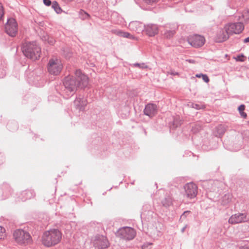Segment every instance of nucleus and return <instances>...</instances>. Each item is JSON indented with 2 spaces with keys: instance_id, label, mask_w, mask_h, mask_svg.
<instances>
[{
  "instance_id": "1",
  "label": "nucleus",
  "mask_w": 249,
  "mask_h": 249,
  "mask_svg": "<svg viewBox=\"0 0 249 249\" xmlns=\"http://www.w3.org/2000/svg\"><path fill=\"white\" fill-rule=\"evenodd\" d=\"M61 232L57 229L46 231L42 237V244L47 247H51L58 244L61 239Z\"/></svg>"
},
{
  "instance_id": "2",
  "label": "nucleus",
  "mask_w": 249,
  "mask_h": 249,
  "mask_svg": "<svg viewBox=\"0 0 249 249\" xmlns=\"http://www.w3.org/2000/svg\"><path fill=\"white\" fill-rule=\"evenodd\" d=\"M22 51L24 55L32 60H37L40 55V48L36 42H28L23 44Z\"/></svg>"
},
{
  "instance_id": "3",
  "label": "nucleus",
  "mask_w": 249,
  "mask_h": 249,
  "mask_svg": "<svg viewBox=\"0 0 249 249\" xmlns=\"http://www.w3.org/2000/svg\"><path fill=\"white\" fill-rule=\"evenodd\" d=\"M64 89L63 90V96L65 98H69L75 93L77 88L76 77L68 76L65 77L63 82Z\"/></svg>"
},
{
  "instance_id": "4",
  "label": "nucleus",
  "mask_w": 249,
  "mask_h": 249,
  "mask_svg": "<svg viewBox=\"0 0 249 249\" xmlns=\"http://www.w3.org/2000/svg\"><path fill=\"white\" fill-rule=\"evenodd\" d=\"M13 236L15 241L19 245H26L32 242V237L29 233L23 230H16Z\"/></svg>"
},
{
  "instance_id": "5",
  "label": "nucleus",
  "mask_w": 249,
  "mask_h": 249,
  "mask_svg": "<svg viewBox=\"0 0 249 249\" xmlns=\"http://www.w3.org/2000/svg\"><path fill=\"white\" fill-rule=\"evenodd\" d=\"M116 236L126 240H132L136 236L135 231L132 228L124 227L119 229Z\"/></svg>"
},
{
  "instance_id": "6",
  "label": "nucleus",
  "mask_w": 249,
  "mask_h": 249,
  "mask_svg": "<svg viewBox=\"0 0 249 249\" xmlns=\"http://www.w3.org/2000/svg\"><path fill=\"white\" fill-rule=\"evenodd\" d=\"M62 63L58 59H51L49 60L48 65V70L50 73L53 75H57L61 71Z\"/></svg>"
},
{
  "instance_id": "7",
  "label": "nucleus",
  "mask_w": 249,
  "mask_h": 249,
  "mask_svg": "<svg viewBox=\"0 0 249 249\" xmlns=\"http://www.w3.org/2000/svg\"><path fill=\"white\" fill-rule=\"evenodd\" d=\"M244 29V25L241 22L236 23H229L225 25V29L230 35L239 34Z\"/></svg>"
},
{
  "instance_id": "8",
  "label": "nucleus",
  "mask_w": 249,
  "mask_h": 249,
  "mask_svg": "<svg viewBox=\"0 0 249 249\" xmlns=\"http://www.w3.org/2000/svg\"><path fill=\"white\" fill-rule=\"evenodd\" d=\"M18 24L14 18L8 19L5 25V32L10 36L14 37L18 32Z\"/></svg>"
},
{
  "instance_id": "9",
  "label": "nucleus",
  "mask_w": 249,
  "mask_h": 249,
  "mask_svg": "<svg viewBox=\"0 0 249 249\" xmlns=\"http://www.w3.org/2000/svg\"><path fill=\"white\" fill-rule=\"evenodd\" d=\"M93 246L98 249H104L107 248L109 243L106 237L103 235H97L92 240Z\"/></svg>"
},
{
  "instance_id": "10",
  "label": "nucleus",
  "mask_w": 249,
  "mask_h": 249,
  "mask_svg": "<svg viewBox=\"0 0 249 249\" xmlns=\"http://www.w3.org/2000/svg\"><path fill=\"white\" fill-rule=\"evenodd\" d=\"M188 43L195 48H199L202 46L205 42V39L203 36L194 35L188 38Z\"/></svg>"
},
{
  "instance_id": "11",
  "label": "nucleus",
  "mask_w": 249,
  "mask_h": 249,
  "mask_svg": "<svg viewBox=\"0 0 249 249\" xmlns=\"http://www.w3.org/2000/svg\"><path fill=\"white\" fill-rule=\"evenodd\" d=\"M75 74L78 87L81 89L87 87L89 84L88 77L83 74L80 70H76Z\"/></svg>"
},
{
  "instance_id": "12",
  "label": "nucleus",
  "mask_w": 249,
  "mask_h": 249,
  "mask_svg": "<svg viewBox=\"0 0 249 249\" xmlns=\"http://www.w3.org/2000/svg\"><path fill=\"white\" fill-rule=\"evenodd\" d=\"M185 196L187 198L192 199L196 197L197 194V187L194 183H187L184 186Z\"/></svg>"
},
{
  "instance_id": "13",
  "label": "nucleus",
  "mask_w": 249,
  "mask_h": 249,
  "mask_svg": "<svg viewBox=\"0 0 249 249\" xmlns=\"http://www.w3.org/2000/svg\"><path fill=\"white\" fill-rule=\"evenodd\" d=\"M247 214L246 213H237L232 214L229 219V223L231 224H236L244 222L247 221Z\"/></svg>"
},
{
  "instance_id": "14",
  "label": "nucleus",
  "mask_w": 249,
  "mask_h": 249,
  "mask_svg": "<svg viewBox=\"0 0 249 249\" xmlns=\"http://www.w3.org/2000/svg\"><path fill=\"white\" fill-rule=\"evenodd\" d=\"M87 101L86 99L82 95H79L76 97L74 101V106L75 108L80 111H83L85 109L87 106Z\"/></svg>"
},
{
  "instance_id": "15",
  "label": "nucleus",
  "mask_w": 249,
  "mask_h": 249,
  "mask_svg": "<svg viewBox=\"0 0 249 249\" xmlns=\"http://www.w3.org/2000/svg\"><path fill=\"white\" fill-rule=\"evenodd\" d=\"M143 112L145 115L152 117L158 112L157 106L152 103L148 104L145 106Z\"/></svg>"
},
{
  "instance_id": "16",
  "label": "nucleus",
  "mask_w": 249,
  "mask_h": 249,
  "mask_svg": "<svg viewBox=\"0 0 249 249\" xmlns=\"http://www.w3.org/2000/svg\"><path fill=\"white\" fill-rule=\"evenodd\" d=\"M144 30L149 36H154L159 32V28L156 24H148L144 25Z\"/></svg>"
},
{
  "instance_id": "17",
  "label": "nucleus",
  "mask_w": 249,
  "mask_h": 249,
  "mask_svg": "<svg viewBox=\"0 0 249 249\" xmlns=\"http://www.w3.org/2000/svg\"><path fill=\"white\" fill-rule=\"evenodd\" d=\"M229 33L225 29V26L223 29H220L217 33L216 36V40L218 42H223L229 38Z\"/></svg>"
},
{
  "instance_id": "18",
  "label": "nucleus",
  "mask_w": 249,
  "mask_h": 249,
  "mask_svg": "<svg viewBox=\"0 0 249 249\" xmlns=\"http://www.w3.org/2000/svg\"><path fill=\"white\" fill-rule=\"evenodd\" d=\"M34 196L35 194L33 191L25 190L21 193L20 197L22 201H25L26 199L32 198Z\"/></svg>"
},
{
  "instance_id": "19",
  "label": "nucleus",
  "mask_w": 249,
  "mask_h": 249,
  "mask_svg": "<svg viewBox=\"0 0 249 249\" xmlns=\"http://www.w3.org/2000/svg\"><path fill=\"white\" fill-rule=\"evenodd\" d=\"M232 196L231 194L228 193L225 194L221 199V204L223 206H227L231 201Z\"/></svg>"
},
{
  "instance_id": "20",
  "label": "nucleus",
  "mask_w": 249,
  "mask_h": 249,
  "mask_svg": "<svg viewBox=\"0 0 249 249\" xmlns=\"http://www.w3.org/2000/svg\"><path fill=\"white\" fill-rule=\"evenodd\" d=\"M52 7L57 14L61 13L62 9L56 1H53L52 2Z\"/></svg>"
},
{
  "instance_id": "21",
  "label": "nucleus",
  "mask_w": 249,
  "mask_h": 249,
  "mask_svg": "<svg viewBox=\"0 0 249 249\" xmlns=\"http://www.w3.org/2000/svg\"><path fill=\"white\" fill-rule=\"evenodd\" d=\"M245 109V106L244 105H240L238 108V109L239 110L240 115L244 118H246L247 117L246 113L244 112Z\"/></svg>"
},
{
  "instance_id": "22",
  "label": "nucleus",
  "mask_w": 249,
  "mask_h": 249,
  "mask_svg": "<svg viewBox=\"0 0 249 249\" xmlns=\"http://www.w3.org/2000/svg\"><path fill=\"white\" fill-rule=\"evenodd\" d=\"M159 0H135L136 2L139 4L140 2L142 1L144 3L148 4H152L154 3L157 2Z\"/></svg>"
},
{
  "instance_id": "23",
  "label": "nucleus",
  "mask_w": 249,
  "mask_h": 249,
  "mask_svg": "<svg viewBox=\"0 0 249 249\" xmlns=\"http://www.w3.org/2000/svg\"><path fill=\"white\" fill-rule=\"evenodd\" d=\"M201 129V125L199 124H197L192 126V131L194 133H196L199 132Z\"/></svg>"
},
{
  "instance_id": "24",
  "label": "nucleus",
  "mask_w": 249,
  "mask_h": 249,
  "mask_svg": "<svg viewBox=\"0 0 249 249\" xmlns=\"http://www.w3.org/2000/svg\"><path fill=\"white\" fill-rule=\"evenodd\" d=\"M242 17L245 22H249V9L245 11L242 14Z\"/></svg>"
},
{
  "instance_id": "25",
  "label": "nucleus",
  "mask_w": 249,
  "mask_h": 249,
  "mask_svg": "<svg viewBox=\"0 0 249 249\" xmlns=\"http://www.w3.org/2000/svg\"><path fill=\"white\" fill-rule=\"evenodd\" d=\"M226 131V128L224 126L222 125H219L217 127V132L219 135V136H221L223 135Z\"/></svg>"
},
{
  "instance_id": "26",
  "label": "nucleus",
  "mask_w": 249,
  "mask_h": 249,
  "mask_svg": "<svg viewBox=\"0 0 249 249\" xmlns=\"http://www.w3.org/2000/svg\"><path fill=\"white\" fill-rule=\"evenodd\" d=\"M122 37H124V38H129L131 39H135V37L132 35H131L130 34H129L128 32H123Z\"/></svg>"
},
{
  "instance_id": "27",
  "label": "nucleus",
  "mask_w": 249,
  "mask_h": 249,
  "mask_svg": "<svg viewBox=\"0 0 249 249\" xmlns=\"http://www.w3.org/2000/svg\"><path fill=\"white\" fill-rule=\"evenodd\" d=\"M5 229L0 226V240L4 239L5 237Z\"/></svg>"
},
{
  "instance_id": "28",
  "label": "nucleus",
  "mask_w": 249,
  "mask_h": 249,
  "mask_svg": "<svg viewBox=\"0 0 249 249\" xmlns=\"http://www.w3.org/2000/svg\"><path fill=\"white\" fill-rule=\"evenodd\" d=\"M112 33L114 34L119 36H122L123 31L119 29H114L111 31Z\"/></svg>"
},
{
  "instance_id": "29",
  "label": "nucleus",
  "mask_w": 249,
  "mask_h": 249,
  "mask_svg": "<svg viewBox=\"0 0 249 249\" xmlns=\"http://www.w3.org/2000/svg\"><path fill=\"white\" fill-rule=\"evenodd\" d=\"M133 66L136 67H139L140 69H145L147 67V66L144 63H134L133 64Z\"/></svg>"
},
{
  "instance_id": "30",
  "label": "nucleus",
  "mask_w": 249,
  "mask_h": 249,
  "mask_svg": "<svg viewBox=\"0 0 249 249\" xmlns=\"http://www.w3.org/2000/svg\"><path fill=\"white\" fill-rule=\"evenodd\" d=\"M175 34V31H166L165 34H164V35L167 38H170L171 37H172L174 34Z\"/></svg>"
},
{
  "instance_id": "31",
  "label": "nucleus",
  "mask_w": 249,
  "mask_h": 249,
  "mask_svg": "<svg viewBox=\"0 0 249 249\" xmlns=\"http://www.w3.org/2000/svg\"><path fill=\"white\" fill-rule=\"evenodd\" d=\"M162 205L165 207H169L171 204V201L170 198L165 199V201H162Z\"/></svg>"
},
{
  "instance_id": "32",
  "label": "nucleus",
  "mask_w": 249,
  "mask_h": 249,
  "mask_svg": "<svg viewBox=\"0 0 249 249\" xmlns=\"http://www.w3.org/2000/svg\"><path fill=\"white\" fill-rule=\"evenodd\" d=\"M4 15V9L2 4L0 2V20Z\"/></svg>"
},
{
  "instance_id": "33",
  "label": "nucleus",
  "mask_w": 249,
  "mask_h": 249,
  "mask_svg": "<svg viewBox=\"0 0 249 249\" xmlns=\"http://www.w3.org/2000/svg\"><path fill=\"white\" fill-rule=\"evenodd\" d=\"M202 78V79L203 80V81L206 83H208L209 81V78L206 74H203Z\"/></svg>"
},
{
  "instance_id": "34",
  "label": "nucleus",
  "mask_w": 249,
  "mask_h": 249,
  "mask_svg": "<svg viewBox=\"0 0 249 249\" xmlns=\"http://www.w3.org/2000/svg\"><path fill=\"white\" fill-rule=\"evenodd\" d=\"M5 75V71L3 69H0V78H3Z\"/></svg>"
},
{
  "instance_id": "35",
  "label": "nucleus",
  "mask_w": 249,
  "mask_h": 249,
  "mask_svg": "<svg viewBox=\"0 0 249 249\" xmlns=\"http://www.w3.org/2000/svg\"><path fill=\"white\" fill-rule=\"evenodd\" d=\"M43 2L46 6H50L52 4V2L50 0H43Z\"/></svg>"
},
{
  "instance_id": "36",
  "label": "nucleus",
  "mask_w": 249,
  "mask_h": 249,
  "mask_svg": "<svg viewBox=\"0 0 249 249\" xmlns=\"http://www.w3.org/2000/svg\"><path fill=\"white\" fill-rule=\"evenodd\" d=\"M192 107L197 109H199L200 108V106L196 104H192Z\"/></svg>"
},
{
  "instance_id": "37",
  "label": "nucleus",
  "mask_w": 249,
  "mask_h": 249,
  "mask_svg": "<svg viewBox=\"0 0 249 249\" xmlns=\"http://www.w3.org/2000/svg\"><path fill=\"white\" fill-rule=\"evenodd\" d=\"M186 61L190 63H192V64H195L196 63V61L194 60V59H186Z\"/></svg>"
},
{
  "instance_id": "38",
  "label": "nucleus",
  "mask_w": 249,
  "mask_h": 249,
  "mask_svg": "<svg viewBox=\"0 0 249 249\" xmlns=\"http://www.w3.org/2000/svg\"><path fill=\"white\" fill-rule=\"evenodd\" d=\"M237 60L239 61H241V62H243L244 61V59L243 58V56L242 55V56H238V58H237Z\"/></svg>"
},
{
  "instance_id": "39",
  "label": "nucleus",
  "mask_w": 249,
  "mask_h": 249,
  "mask_svg": "<svg viewBox=\"0 0 249 249\" xmlns=\"http://www.w3.org/2000/svg\"><path fill=\"white\" fill-rule=\"evenodd\" d=\"M48 43L51 45H53L54 44V41L53 39H49L48 41Z\"/></svg>"
},
{
  "instance_id": "40",
  "label": "nucleus",
  "mask_w": 249,
  "mask_h": 249,
  "mask_svg": "<svg viewBox=\"0 0 249 249\" xmlns=\"http://www.w3.org/2000/svg\"><path fill=\"white\" fill-rule=\"evenodd\" d=\"M138 24V23L137 22H132L130 24L129 26L130 27H131L132 26H137Z\"/></svg>"
},
{
  "instance_id": "41",
  "label": "nucleus",
  "mask_w": 249,
  "mask_h": 249,
  "mask_svg": "<svg viewBox=\"0 0 249 249\" xmlns=\"http://www.w3.org/2000/svg\"><path fill=\"white\" fill-rule=\"evenodd\" d=\"M203 75V74H202V73H199V74H196V76L198 78H200V77H202Z\"/></svg>"
},
{
  "instance_id": "42",
  "label": "nucleus",
  "mask_w": 249,
  "mask_h": 249,
  "mask_svg": "<svg viewBox=\"0 0 249 249\" xmlns=\"http://www.w3.org/2000/svg\"><path fill=\"white\" fill-rule=\"evenodd\" d=\"M244 42H245V43L249 42V36L244 39Z\"/></svg>"
},
{
  "instance_id": "43",
  "label": "nucleus",
  "mask_w": 249,
  "mask_h": 249,
  "mask_svg": "<svg viewBox=\"0 0 249 249\" xmlns=\"http://www.w3.org/2000/svg\"><path fill=\"white\" fill-rule=\"evenodd\" d=\"M186 227H187V226H184V227L181 229V232H182V233L184 232V231H185V229H186Z\"/></svg>"
},
{
  "instance_id": "44",
  "label": "nucleus",
  "mask_w": 249,
  "mask_h": 249,
  "mask_svg": "<svg viewBox=\"0 0 249 249\" xmlns=\"http://www.w3.org/2000/svg\"><path fill=\"white\" fill-rule=\"evenodd\" d=\"M240 249H247V248H245L243 247V248H240Z\"/></svg>"
},
{
  "instance_id": "45",
  "label": "nucleus",
  "mask_w": 249,
  "mask_h": 249,
  "mask_svg": "<svg viewBox=\"0 0 249 249\" xmlns=\"http://www.w3.org/2000/svg\"><path fill=\"white\" fill-rule=\"evenodd\" d=\"M85 14H86V16H87V17H88V16H89V15H88V14H87V13H85Z\"/></svg>"
},
{
  "instance_id": "46",
  "label": "nucleus",
  "mask_w": 249,
  "mask_h": 249,
  "mask_svg": "<svg viewBox=\"0 0 249 249\" xmlns=\"http://www.w3.org/2000/svg\"><path fill=\"white\" fill-rule=\"evenodd\" d=\"M188 212H184V213H183V214H185L186 213H187Z\"/></svg>"
}]
</instances>
